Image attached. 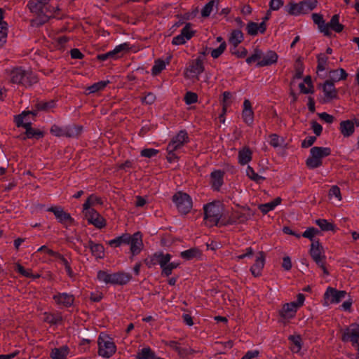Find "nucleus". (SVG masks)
Segmentation results:
<instances>
[{
  "mask_svg": "<svg viewBox=\"0 0 359 359\" xmlns=\"http://www.w3.org/2000/svg\"><path fill=\"white\" fill-rule=\"evenodd\" d=\"M50 0H30L29 8L38 18L40 23H44L53 15L55 7L48 5Z\"/></svg>",
  "mask_w": 359,
  "mask_h": 359,
  "instance_id": "f257e3e1",
  "label": "nucleus"
},
{
  "mask_svg": "<svg viewBox=\"0 0 359 359\" xmlns=\"http://www.w3.org/2000/svg\"><path fill=\"white\" fill-rule=\"evenodd\" d=\"M305 302V296L299 293L297 296V300L283 304L278 313L283 323L288 322L290 319L294 318L298 309L301 308Z\"/></svg>",
  "mask_w": 359,
  "mask_h": 359,
  "instance_id": "f03ea898",
  "label": "nucleus"
},
{
  "mask_svg": "<svg viewBox=\"0 0 359 359\" xmlns=\"http://www.w3.org/2000/svg\"><path fill=\"white\" fill-rule=\"evenodd\" d=\"M331 154L329 147H313L310 150V155L306 159V163L311 169L320 167L323 163V159Z\"/></svg>",
  "mask_w": 359,
  "mask_h": 359,
  "instance_id": "7ed1b4c3",
  "label": "nucleus"
},
{
  "mask_svg": "<svg viewBox=\"0 0 359 359\" xmlns=\"http://www.w3.org/2000/svg\"><path fill=\"white\" fill-rule=\"evenodd\" d=\"M98 354L105 358L111 357L116 351V346L107 334L101 333L97 339Z\"/></svg>",
  "mask_w": 359,
  "mask_h": 359,
  "instance_id": "20e7f679",
  "label": "nucleus"
},
{
  "mask_svg": "<svg viewBox=\"0 0 359 359\" xmlns=\"http://www.w3.org/2000/svg\"><path fill=\"white\" fill-rule=\"evenodd\" d=\"M29 114H33L34 116L36 115V112L35 111H24L20 114L16 116L15 117V122L18 127H24L25 128V134L27 137L28 138H40L43 136L42 132L39 130L32 128L31 126H29V123L26 121L24 123L23 118Z\"/></svg>",
  "mask_w": 359,
  "mask_h": 359,
  "instance_id": "39448f33",
  "label": "nucleus"
},
{
  "mask_svg": "<svg viewBox=\"0 0 359 359\" xmlns=\"http://www.w3.org/2000/svg\"><path fill=\"white\" fill-rule=\"evenodd\" d=\"M205 224L209 226H215L222 216V206L218 203H212L204 207Z\"/></svg>",
  "mask_w": 359,
  "mask_h": 359,
  "instance_id": "423d86ee",
  "label": "nucleus"
},
{
  "mask_svg": "<svg viewBox=\"0 0 359 359\" xmlns=\"http://www.w3.org/2000/svg\"><path fill=\"white\" fill-rule=\"evenodd\" d=\"M11 81L14 83L29 86L36 82V78L32 72L17 68L11 72Z\"/></svg>",
  "mask_w": 359,
  "mask_h": 359,
  "instance_id": "0eeeda50",
  "label": "nucleus"
},
{
  "mask_svg": "<svg viewBox=\"0 0 359 359\" xmlns=\"http://www.w3.org/2000/svg\"><path fill=\"white\" fill-rule=\"evenodd\" d=\"M172 201L179 212L183 214L188 213L192 208V200L186 193L177 192L172 197Z\"/></svg>",
  "mask_w": 359,
  "mask_h": 359,
  "instance_id": "6e6552de",
  "label": "nucleus"
},
{
  "mask_svg": "<svg viewBox=\"0 0 359 359\" xmlns=\"http://www.w3.org/2000/svg\"><path fill=\"white\" fill-rule=\"evenodd\" d=\"M310 254L315 262L323 269L324 274L327 275L328 272L325 267L323 249L318 241L312 243L310 249Z\"/></svg>",
  "mask_w": 359,
  "mask_h": 359,
  "instance_id": "1a4fd4ad",
  "label": "nucleus"
},
{
  "mask_svg": "<svg viewBox=\"0 0 359 359\" xmlns=\"http://www.w3.org/2000/svg\"><path fill=\"white\" fill-rule=\"evenodd\" d=\"M203 59L198 57L195 60L192 61L189 66L184 72V76L190 79H198V76L203 72Z\"/></svg>",
  "mask_w": 359,
  "mask_h": 359,
  "instance_id": "9d476101",
  "label": "nucleus"
},
{
  "mask_svg": "<svg viewBox=\"0 0 359 359\" xmlns=\"http://www.w3.org/2000/svg\"><path fill=\"white\" fill-rule=\"evenodd\" d=\"M346 292L328 287L324 294V306H328L332 304H338L345 299Z\"/></svg>",
  "mask_w": 359,
  "mask_h": 359,
  "instance_id": "9b49d317",
  "label": "nucleus"
},
{
  "mask_svg": "<svg viewBox=\"0 0 359 359\" xmlns=\"http://www.w3.org/2000/svg\"><path fill=\"white\" fill-rule=\"evenodd\" d=\"M47 210L53 212L56 219L66 227L71 226L74 222V219L71 217V215L64 211L61 207H50L48 208Z\"/></svg>",
  "mask_w": 359,
  "mask_h": 359,
  "instance_id": "f8f14e48",
  "label": "nucleus"
},
{
  "mask_svg": "<svg viewBox=\"0 0 359 359\" xmlns=\"http://www.w3.org/2000/svg\"><path fill=\"white\" fill-rule=\"evenodd\" d=\"M88 222L97 229H102L106 226L105 219L95 210L82 211Z\"/></svg>",
  "mask_w": 359,
  "mask_h": 359,
  "instance_id": "ddd939ff",
  "label": "nucleus"
},
{
  "mask_svg": "<svg viewBox=\"0 0 359 359\" xmlns=\"http://www.w3.org/2000/svg\"><path fill=\"white\" fill-rule=\"evenodd\" d=\"M188 142L189 137L187 132L181 130L172 138L171 141L168 145V149L170 151H177Z\"/></svg>",
  "mask_w": 359,
  "mask_h": 359,
  "instance_id": "4468645a",
  "label": "nucleus"
},
{
  "mask_svg": "<svg viewBox=\"0 0 359 359\" xmlns=\"http://www.w3.org/2000/svg\"><path fill=\"white\" fill-rule=\"evenodd\" d=\"M343 341H351L352 345L359 343V325L353 324L346 328L342 336Z\"/></svg>",
  "mask_w": 359,
  "mask_h": 359,
  "instance_id": "2eb2a0df",
  "label": "nucleus"
},
{
  "mask_svg": "<svg viewBox=\"0 0 359 359\" xmlns=\"http://www.w3.org/2000/svg\"><path fill=\"white\" fill-rule=\"evenodd\" d=\"M128 245H130V249L133 255H138L143 248L142 234L140 232H136L133 236L129 235Z\"/></svg>",
  "mask_w": 359,
  "mask_h": 359,
  "instance_id": "dca6fc26",
  "label": "nucleus"
},
{
  "mask_svg": "<svg viewBox=\"0 0 359 359\" xmlns=\"http://www.w3.org/2000/svg\"><path fill=\"white\" fill-rule=\"evenodd\" d=\"M194 35V31L191 29V24L187 23L182 29L180 34L172 39V44L182 45L189 41Z\"/></svg>",
  "mask_w": 359,
  "mask_h": 359,
  "instance_id": "f3484780",
  "label": "nucleus"
},
{
  "mask_svg": "<svg viewBox=\"0 0 359 359\" xmlns=\"http://www.w3.org/2000/svg\"><path fill=\"white\" fill-rule=\"evenodd\" d=\"M278 58L277 53L273 50H269L266 52L262 51V59L257 64V67L269 66L276 63Z\"/></svg>",
  "mask_w": 359,
  "mask_h": 359,
  "instance_id": "a211bd4d",
  "label": "nucleus"
},
{
  "mask_svg": "<svg viewBox=\"0 0 359 359\" xmlns=\"http://www.w3.org/2000/svg\"><path fill=\"white\" fill-rule=\"evenodd\" d=\"M265 264V256L262 252H258L255 255V261L250 268L252 274L255 276H259Z\"/></svg>",
  "mask_w": 359,
  "mask_h": 359,
  "instance_id": "6ab92c4d",
  "label": "nucleus"
},
{
  "mask_svg": "<svg viewBox=\"0 0 359 359\" xmlns=\"http://www.w3.org/2000/svg\"><path fill=\"white\" fill-rule=\"evenodd\" d=\"M242 118L243 121L248 125H251L253 123L254 112L252 111V104L248 100H245L243 102Z\"/></svg>",
  "mask_w": 359,
  "mask_h": 359,
  "instance_id": "aec40b11",
  "label": "nucleus"
},
{
  "mask_svg": "<svg viewBox=\"0 0 359 359\" xmlns=\"http://www.w3.org/2000/svg\"><path fill=\"white\" fill-rule=\"evenodd\" d=\"M53 299L57 304L61 306H70L73 304L74 297L73 295L68 293H59L53 296Z\"/></svg>",
  "mask_w": 359,
  "mask_h": 359,
  "instance_id": "412c9836",
  "label": "nucleus"
},
{
  "mask_svg": "<svg viewBox=\"0 0 359 359\" xmlns=\"http://www.w3.org/2000/svg\"><path fill=\"white\" fill-rule=\"evenodd\" d=\"M130 49V46L128 43H123L115 46V48L110 51L111 60H117L123 57Z\"/></svg>",
  "mask_w": 359,
  "mask_h": 359,
  "instance_id": "4be33fe9",
  "label": "nucleus"
},
{
  "mask_svg": "<svg viewBox=\"0 0 359 359\" xmlns=\"http://www.w3.org/2000/svg\"><path fill=\"white\" fill-rule=\"evenodd\" d=\"M339 130L344 137H350L355 132L353 121L351 120L342 121L340 123Z\"/></svg>",
  "mask_w": 359,
  "mask_h": 359,
  "instance_id": "5701e85b",
  "label": "nucleus"
},
{
  "mask_svg": "<svg viewBox=\"0 0 359 359\" xmlns=\"http://www.w3.org/2000/svg\"><path fill=\"white\" fill-rule=\"evenodd\" d=\"M323 90L325 95V102H328L337 97V90L332 82L327 81L323 86Z\"/></svg>",
  "mask_w": 359,
  "mask_h": 359,
  "instance_id": "b1692460",
  "label": "nucleus"
},
{
  "mask_svg": "<svg viewBox=\"0 0 359 359\" xmlns=\"http://www.w3.org/2000/svg\"><path fill=\"white\" fill-rule=\"evenodd\" d=\"M246 29L250 35L255 36L258 33H264L265 32L266 24L264 23V21H262L260 23L250 22L248 23Z\"/></svg>",
  "mask_w": 359,
  "mask_h": 359,
  "instance_id": "393cba45",
  "label": "nucleus"
},
{
  "mask_svg": "<svg viewBox=\"0 0 359 359\" xmlns=\"http://www.w3.org/2000/svg\"><path fill=\"white\" fill-rule=\"evenodd\" d=\"M8 25L4 20L3 10L0 8V47L3 46L7 41Z\"/></svg>",
  "mask_w": 359,
  "mask_h": 359,
  "instance_id": "a878e982",
  "label": "nucleus"
},
{
  "mask_svg": "<svg viewBox=\"0 0 359 359\" xmlns=\"http://www.w3.org/2000/svg\"><path fill=\"white\" fill-rule=\"evenodd\" d=\"M252 152L248 147H243L238 151V163L245 165L250 163L252 160Z\"/></svg>",
  "mask_w": 359,
  "mask_h": 359,
  "instance_id": "bb28decb",
  "label": "nucleus"
},
{
  "mask_svg": "<svg viewBox=\"0 0 359 359\" xmlns=\"http://www.w3.org/2000/svg\"><path fill=\"white\" fill-rule=\"evenodd\" d=\"M327 25V34H324L326 36H329L330 34V30L332 29L336 32H340L343 29V25L339 23V15H334L331 18L329 23H326Z\"/></svg>",
  "mask_w": 359,
  "mask_h": 359,
  "instance_id": "cd10ccee",
  "label": "nucleus"
},
{
  "mask_svg": "<svg viewBox=\"0 0 359 359\" xmlns=\"http://www.w3.org/2000/svg\"><path fill=\"white\" fill-rule=\"evenodd\" d=\"M224 172L221 170H215L210 175V182L214 189H219L223 183Z\"/></svg>",
  "mask_w": 359,
  "mask_h": 359,
  "instance_id": "c85d7f7f",
  "label": "nucleus"
},
{
  "mask_svg": "<svg viewBox=\"0 0 359 359\" xmlns=\"http://www.w3.org/2000/svg\"><path fill=\"white\" fill-rule=\"evenodd\" d=\"M69 353L67 346H62L60 348H55L52 350L50 357L52 359H67Z\"/></svg>",
  "mask_w": 359,
  "mask_h": 359,
  "instance_id": "c756f323",
  "label": "nucleus"
},
{
  "mask_svg": "<svg viewBox=\"0 0 359 359\" xmlns=\"http://www.w3.org/2000/svg\"><path fill=\"white\" fill-rule=\"evenodd\" d=\"M137 359H164L158 357L149 346L140 349L136 355Z\"/></svg>",
  "mask_w": 359,
  "mask_h": 359,
  "instance_id": "7c9ffc66",
  "label": "nucleus"
},
{
  "mask_svg": "<svg viewBox=\"0 0 359 359\" xmlns=\"http://www.w3.org/2000/svg\"><path fill=\"white\" fill-rule=\"evenodd\" d=\"M328 76L332 81L331 82L334 83V82H338L341 80L346 79L348 74L344 69L340 68L330 71Z\"/></svg>",
  "mask_w": 359,
  "mask_h": 359,
  "instance_id": "2f4dec72",
  "label": "nucleus"
},
{
  "mask_svg": "<svg viewBox=\"0 0 359 359\" xmlns=\"http://www.w3.org/2000/svg\"><path fill=\"white\" fill-rule=\"evenodd\" d=\"M102 203V201L100 198L96 195L92 194L88 198L86 201L83 205L82 211L93 210L94 209L93 207L97 205H101Z\"/></svg>",
  "mask_w": 359,
  "mask_h": 359,
  "instance_id": "473e14b6",
  "label": "nucleus"
},
{
  "mask_svg": "<svg viewBox=\"0 0 359 359\" xmlns=\"http://www.w3.org/2000/svg\"><path fill=\"white\" fill-rule=\"evenodd\" d=\"M113 285H125L129 282L131 276L129 273L118 272L112 273Z\"/></svg>",
  "mask_w": 359,
  "mask_h": 359,
  "instance_id": "72a5a7b5",
  "label": "nucleus"
},
{
  "mask_svg": "<svg viewBox=\"0 0 359 359\" xmlns=\"http://www.w3.org/2000/svg\"><path fill=\"white\" fill-rule=\"evenodd\" d=\"M88 247L94 257L100 259L104 257V249L102 245L90 241L88 243Z\"/></svg>",
  "mask_w": 359,
  "mask_h": 359,
  "instance_id": "f704fd0d",
  "label": "nucleus"
},
{
  "mask_svg": "<svg viewBox=\"0 0 359 359\" xmlns=\"http://www.w3.org/2000/svg\"><path fill=\"white\" fill-rule=\"evenodd\" d=\"M312 19L315 24L318 25V29L323 34H327V25L323 18V16L318 13H313Z\"/></svg>",
  "mask_w": 359,
  "mask_h": 359,
  "instance_id": "c9c22d12",
  "label": "nucleus"
},
{
  "mask_svg": "<svg viewBox=\"0 0 359 359\" xmlns=\"http://www.w3.org/2000/svg\"><path fill=\"white\" fill-rule=\"evenodd\" d=\"M280 203L281 198L278 197L275 198L273 201L259 205V209L261 210L262 212L266 214L269 211L274 210L277 205L280 204Z\"/></svg>",
  "mask_w": 359,
  "mask_h": 359,
  "instance_id": "e433bc0d",
  "label": "nucleus"
},
{
  "mask_svg": "<svg viewBox=\"0 0 359 359\" xmlns=\"http://www.w3.org/2000/svg\"><path fill=\"white\" fill-rule=\"evenodd\" d=\"M169 58H167L166 60H156L151 68V74L155 76L160 74L166 67V65L169 64Z\"/></svg>",
  "mask_w": 359,
  "mask_h": 359,
  "instance_id": "4c0bfd02",
  "label": "nucleus"
},
{
  "mask_svg": "<svg viewBox=\"0 0 359 359\" xmlns=\"http://www.w3.org/2000/svg\"><path fill=\"white\" fill-rule=\"evenodd\" d=\"M129 235L130 234L128 233H123L114 239L107 241V244L115 248L119 247L123 244L128 245V243L129 242Z\"/></svg>",
  "mask_w": 359,
  "mask_h": 359,
  "instance_id": "58836bf2",
  "label": "nucleus"
},
{
  "mask_svg": "<svg viewBox=\"0 0 359 359\" xmlns=\"http://www.w3.org/2000/svg\"><path fill=\"white\" fill-rule=\"evenodd\" d=\"M171 257L170 254H164L163 252H157L154 255V259L158 263L162 270L170 261Z\"/></svg>",
  "mask_w": 359,
  "mask_h": 359,
  "instance_id": "ea45409f",
  "label": "nucleus"
},
{
  "mask_svg": "<svg viewBox=\"0 0 359 359\" xmlns=\"http://www.w3.org/2000/svg\"><path fill=\"white\" fill-rule=\"evenodd\" d=\"M299 89L302 93L304 94L313 93V86L312 84L311 78L307 76L304 79V81L299 85Z\"/></svg>",
  "mask_w": 359,
  "mask_h": 359,
  "instance_id": "a19ab883",
  "label": "nucleus"
},
{
  "mask_svg": "<svg viewBox=\"0 0 359 359\" xmlns=\"http://www.w3.org/2000/svg\"><path fill=\"white\" fill-rule=\"evenodd\" d=\"M285 9L289 14L292 15H299L304 14L301 2L297 4L290 2L286 6Z\"/></svg>",
  "mask_w": 359,
  "mask_h": 359,
  "instance_id": "79ce46f5",
  "label": "nucleus"
},
{
  "mask_svg": "<svg viewBox=\"0 0 359 359\" xmlns=\"http://www.w3.org/2000/svg\"><path fill=\"white\" fill-rule=\"evenodd\" d=\"M43 320L51 325H57L61 322L62 316L60 313H50L45 312L43 314Z\"/></svg>",
  "mask_w": 359,
  "mask_h": 359,
  "instance_id": "37998d69",
  "label": "nucleus"
},
{
  "mask_svg": "<svg viewBox=\"0 0 359 359\" xmlns=\"http://www.w3.org/2000/svg\"><path fill=\"white\" fill-rule=\"evenodd\" d=\"M97 278L101 283L113 285L112 273H109L108 271H99Z\"/></svg>",
  "mask_w": 359,
  "mask_h": 359,
  "instance_id": "c03bdc74",
  "label": "nucleus"
},
{
  "mask_svg": "<svg viewBox=\"0 0 359 359\" xmlns=\"http://www.w3.org/2000/svg\"><path fill=\"white\" fill-rule=\"evenodd\" d=\"M316 224L320 228L322 231H335V225L328 222L325 219H318L316 220Z\"/></svg>",
  "mask_w": 359,
  "mask_h": 359,
  "instance_id": "a18cd8bd",
  "label": "nucleus"
},
{
  "mask_svg": "<svg viewBox=\"0 0 359 359\" xmlns=\"http://www.w3.org/2000/svg\"><path fill=\"white\" fill-rule=\"evenodd\" d=\"M217 1L215 0H211L206 4L201 11V15L203 17H208L211 13L217 8Z\"/></svg>",
  "mask_w": 359,
  "mask_h": 359,
  "instance_id": "49530a36",
  "label": "nucleus"
},
{
  "mask_svg": "<svg viewBox=\"0 0 359 359\" xmlns=\"http://www.w3.org/2000/svg\"><path fill=\"white\" fill-rule=\"evenodd\" d=\"M245 173L251 180H253L256 183H261V182L265 179L264 177L256 173L254 169L250 165H248L246 168Z\"/></svg>",
  "mask_w": 359,
  "mask_h": 359,
  "instance_id": "de8ad7c7",
  "label": "nucleus"
},
{
  "mask_svg": "<svg viewBox=\"0 0 359 359\" xmlns=\"http://www.w3.org/2000/svg\"><path fill=\"white\" fill-rule=\"evenodd\" d=\"M55 106V102L53 100L48 102L41 101L36 104V109L34 110L36 113L38 111H49Z\"/></svg>",
  "mask_w": 359,
  "mask_h": 359,
  "instance_id": "09e8293b",
  "label": "nucleus"
},
{
  "mask_svg": "<svg viewBox=\"0 0 359 359\" xmlns=\"http://www.w3.org/2000/svg\"><path fill=\"white\" fill-rule=\"evenodd\" d=\"M292 342L291 350L294 353H299L302 348V339L299 335L290 336L289 338Z\"/></svg>",
  "mask_w": 359,
  "mask_h": 359,
  "instance_id": "8fccbe9b",
  "label": "nucleus"
},
{
  "mask_svg": "<svg viewBox=\"0 0 359 359\" xmlns=\"http://www.w3.org/2000/svg\"><path fill=\"white\" fill-rule=\"evenodd\" d=\"M303 13L306 14L313 10L317 6V0H304L301 1Z\"/></svg>",
  "mask_w": 359,
  "mask_h": 359,
  "instance_id": "3c124183",
  "label": "nucleus"
},
{
  "mask_svg": "<svg viewBox=\"0 0 359 359\" xmlns=\"http://www.w3.org/2000/svg\"><path fill=\"white\" fill-rule=\"evenodd\" d=\"M243 39V34L240 30L233 31L230 36L229 41L236 47Z\"/></svg>",
  "mask_w": 359,
  "mask_h": 359,
  "instance_id": "603ef678",
  "label": "nucleus"
},
{
  "mask_svg": "<svg viewBox=\"0 0 359 359\" xmlns=\"http://www.w3.org/2000/svg\"><path fill=\"white\" fill-rule=\"evenodd\" d=\"M200 255V252L197 248H191L180 253L181 257L187 260L191 259Z\"/></svg>",
  "mask_w": 359,
  "mask_h": 359,
  "instance_id": "864d4df0",
  "label": "nucleus"
},
{
  "mask_svg": "<svg viewBox=\"0 0 359 359\" xmlns=\"http://www.w3.org/2000/svg\"><path fill=\"white\" fill-rule=\"evenodd\" d=\"M329 198L332 200L334 199L335 201L338 203L341 201L342 198L341 195L340 189L337 186L334 185L330 188L329 191Z\"/></svg>",
  "mask_w": 359,
  "mask_h": 359,
  "instance_id": "5fc2aeb1",
  "label": "nucleus"
},
{
  "mask_svg": "<svg viewBox=\"0 0 359 359\" xmlns=\"http://www.w3.org/2000/svg\"><path fill=\"white\" fill-rule=\"evenodd\" d=\"M109 83L108 81H101L94 83L91 86L88 87V90L90 93H94L97 91L103 90L107 85Z\"/></svg>",
  "mask_w": 359,
  "mask_h": 359,
  "instance_id": "6e6d98bb",
  "label": "nucleus"
},
{
  "mask_svg": "<svg viewBox=\"0 0 359 359\" xmlns=\"http://www.w3.org/2000/svg\"><path fill=\"white\" fill-rule=\"evenodd\" d=\"M283 142L284 140L276 134H272L269 136V144L273 147H281Z\"/></svg>",
  "mask_w": 359,
  "mask_h": 359,
  "instance_id": "4d7b16f0",
  "label": "nucleus"
},
{
  "mask_svg": "<svg viewBox=\"0 0 359 359\" xmlns=\"http://www.w3.org/2000/svg\"><path fill=\"white\" fill-rule=\"evenodd\" d=\"M262 59V50H255L254 53L246 59V62L249 65L257 62L258 63Z\"/></svg>",
  "mask_w": 359,
  "mask_h": 359,
  "instance_id": "13d9d810",
  "label": "nucleus"
},
{
  "mask_svg": "<svg viewBox=\"0 0 359 359\" xmlns=\"http://www.w3.org/2000/svg\"><path fill=\"white\" fill-rule=\"evenodd\" d=\"M180 265V263L177 262H172L170 261L167 264V265L162 270V273L166 276H168L172 273V271L174 269H176Z\"/></svg>",
  "mask_w": 359,
  "mask_h": 359,
  "instance_id": "bf43d9fd",
  "label": "nucleus"
},
{
  "mask_svg": "<svg viewBox=\"0 0 359 359\" xmlns=\"http://www.w3.org/2000/svg\"><path fill=\"white\" fill-rule=\"evenodd\" d=\"M226 43L225 41H223L222 43H220L219 46L217 48H215L212 50L211 51V56L213 58H217L219 57L225 50L226 49Z\"/></svg>",
  "mask_w": 359,
  "mask_h": 359,
  "instance_id": "052dcab7",
  "label": "nucleus"
},
{
  "mask_svg": "<svg viewBox=\"0 0 359 359\" xmlns=\"http://www.w3.org/2000/svg\"><path fill=\"white\" fill-rule=\"evenodd\" d=\"M15 270L20 273L22 276L27 277V278H32L34 277L32 275V271L30 269H26L22 266H21L20 264H17L15 265Z\"/></svg>",
  "mask_w": 359,
  "mask_h": 359,
  "instance_id": "680f3d73",
  "label": "nucleus"
},
{
  "mask_svg": "<svg viewBox=\"0 0 359 359\" xmlns=\"http://www.w3.org/2000/svg\"><path fill=\"white\" fill-rule=\"evenodd\" d=\"M184 100L187 104L195 103L198 100V96L192 92H187L184 96Z\"/></svg>",
  "mask_w": 359,
  "mask_h": 359,
  "instance_id": "e2e57ef3",
  "label": "nucleus"
},
{
  "mask_svg": "<svg viewBox=\"0 0 359 359\" xmlns=\"http://www.w3.org/2000/svg\"><path fill=\"white\" fill-rule=\"evenodd\" d=\"M231 94L229 92H224L223 93V113L224 114L226 111L228 107L230 105V100L231 98Z\"/></svg>",
  "mask_w": 359,
  "mask_h": 359,
  "instance_id": "0e129e2a",
  "label": "nucleus"
},
{
  "mask_svg": "<svg viewBox=\"0 0 359 359\" xmlns=\"http://www.w3.org/2000/svg\"><path fill=\"white\" fill-rule=\"evenodd\" d=\"M158 153V151L155 149L148 148L144 149L141 151V156L147 158H151L155 156Z\"/></svg>",
  "mask_w": 359,
  "mask_h": 359,
  "instance_id": "69168bd1",
  "label": "nucleus"
},
{
  "mask_svg": "<svg viewBox=\"0 0 359 359\" xmlns=\"http://www.w3.org/2000/svg\"><path fill=\"white\" fill-rule=\"evenodd\" d=\"M50 132L53 135L57 137H61L66 135V132L65 131V130L56 125H53L51 127Z\"/></svg>",
  "mask_w": 359,
  "mask_h": 359,
  "instance_id": "338daca9",
  "label": "nucleus"
},
{
  "mask_svg": "<svg viewBox=\"0 0 359 359\" xmlns=\"http://www.w3.org/2000/svg\"><path fill=\"white\" fill-rule=\"evenodd\" d=\"M283 5V0H271L269 3L270 10L278 11Z\"/></svg>",
  "mask_w": 359,
  "mask_h": 359,
  "instance_id": "774afa93",
  "label": "nucleus"
}]
</instances>
